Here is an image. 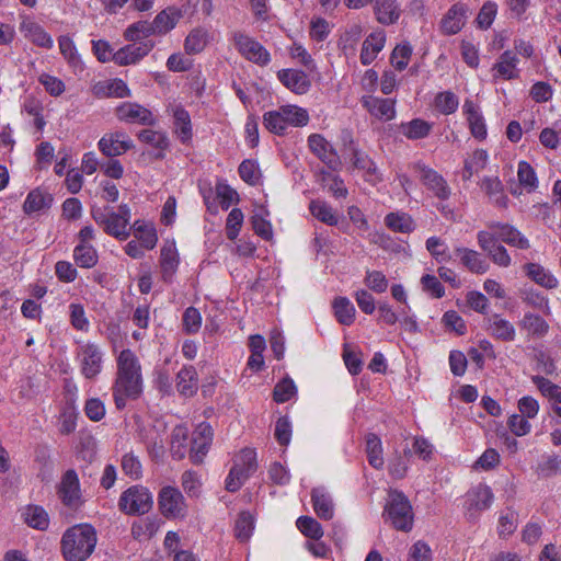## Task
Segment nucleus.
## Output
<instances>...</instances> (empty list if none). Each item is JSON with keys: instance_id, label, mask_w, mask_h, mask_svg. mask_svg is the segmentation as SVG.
<instances>
[{"instance_id": "nucleus-1", "label": "nucleus", "mask_w": 561, "mask_h": 561, "mask_svg": "<svg viewBox=\"0 0 561 561\" xmlns=\"http://www.w3.org/2000/svg\"><path fill=\"white\" fill-rule=\"evenodd\" d=\"M116 376L112 394L118 410L126 407L127 400H136L142 393L144 379L141 364L129 348L123 350L116 358Z\"/></svg>"}, {"instance_id": "nucleus-2", "label": "nucleus", "mask_w": 561, "mask_h": 561, "mask_svg": "<svg viewBox=\"0 0 561 561\" xmlns=\"http://www.w3.org/2000/svg\"><path fill=\"white\" fill-rule=\"evenodd\" d=\"M98 542L95 528L90 524L69 527L60 540L65 561H85L93 553Z\"/></svg>"}, {"instance_id": "nucleus-3", "label": "nucleus", "mask_w": 561, "mask_h": 561, "mask_svg": "<svg viewBox=\"0 0 561 561\" xmlns=\"http://www.w3.org/2000/svg\"><path fill=\"white\" fill-rule=\"evenodd\" d=\"M91 217L108 236L123 241L130 234L128 229L130 209L125 204L118 207V211L110 207H92Z\"/></svg>"}, {"instance_id": "nucleus-4", "label": "nucleus", "mask_w": 561, "mask_h": 561, "mask_svg": "<svg viewBox=\"0 0 561 561\" xmlns=\"http://www.w3.org/2000/svg\"><path fill=\"white\" fill-rule=\"evenodd\" d=\"M263 123L271 133L283 135L288 126H306L309 123V114L307 110L297 105H284L264 113Z\"/></svg>"}, {"instance_id": "nucleus-5", "label": "nucleus", "mask_w": 561, "mask_h": 561, "mask_svg": "<svg viewBox=\"0 0 561 561\" xmlns=\"http://www.w3.org/2000/svg\"><path fill=\"white\" fill-rule=\"evenodd\" d=\"M391 525L401 531H410L413 527L414 514L409 499L403 492L391 490L385 507Z\"/></svg>"}, {"instance_id": "nucleus-6", "label": "nucleus", "mask_w": 561, "mask_h": 561, "mask_svg": "<svg viewBox=\"0 0 561 561\" xmlns=\"http://www.w3.org/2000/svg\"><path fill=\"white\" fill-rule=\"evenodd\" d=\"M256 453L252 448H243L234 458L233 466L226 479V490L237 492L256 471Z\"/></svg>"}, {"instance_id": "nucleus-7", "label": "nucleus", "mask_w": 561, "mask_h": 561, "mask_svg": "<svg viewBox=\"0 0 561 561\" xmlns=\"http://www.w3.org/2000/svg\"><path fill=\"white\" fill-rule=\"evenodd\" d=\"M153 505L151 492L142 485H133L125 490L118 500L119 510L127 515L147 514Z\"/></svg>"}, {"instance_id": "nucleus-8", "label": "nucleus", "mask_w": 561, "mask_h": 561, "mask_svg": "<svg viewBox=\"0 0 561 561\" xmlns=\"http://www.w3.org/2000/svg\"><path fill=\"white\" fill-rule=\"evenodd\" d=\"M104 353L100 345L93 342H80L77 348L76 359L79 363L80 373L87 379L96 378L103 369Z\"/></svg>"}, {"instance_id": "nucleus-9", "label": "nucleus", "mask_w": 561, "mask_h": 561, "mask_svg": "<svg viewBox=\"0 0 561 561\" xmlns=\"http://www.w3.org/2000/svg\"><path fill=\"white\" fill-rule=\"evenodd\" d=\"M409 169L416 173L421 183L439 201H447L451 190L442 174L422 161L409 164Z\"/></svg>"}, {"instance_id": "nucleus-10", "label": "nucleus", "mask_w": 561, "mask_h": 561, "mask_svg": "<svg viewBox=\"0 0 561 561\" xmlns=\"http://www.w3.org/2000/svg\"><path fill=\"white\" fill-rule=\"evenodd\" d=\"M231 41L238 53L247 60L259 66H266L271 61V55L267 49L254 37L241 31H234L231 34Z\"/></svg>"}, {"instance_id": "nucleus-11", "label": "nucleus", "mask_w": 561, "mask_h": 561, "mask_svg": "<svg viewBox=\"0 0 561 561\" xmlns=\"http://www.w3.org/2000/svg\"><path fill=\"white\" fill-rule=\"evenodd\" d=\"M158 506L161 514L168 518H184L187 515L186 501L178 488L163 486L158 494Z\"/></svg>"}, {"instance_id": "nucleus-12", "label": "nucleus", "mask_w": 561, "mask_h": 561, "mask_svg": "<svg viewBox=\"0 0 561 561\" xmlns=\"http://www.w3.org/2000/svg\"><path fill=\"white\" fill-rule=\"evenodd\" d=\"M479 247L488 254L489 259L500 267H508L512 259L506 248L499 243L495 233L481 230L477 233Z\"/></svg>"}, {"instance_id": "nucleus-13", "label": "nucleus", "mask_w": 561, "mask_h": 561, "mask_svg": "<svg viewBox=\"0 0 561 561\" xmlns=\"http://www.w3.org/2000/svg\"><path fill=\"white\" fill-rule=\"evenodd\" d=\"M167 426L162 422H156L142 426L139 431L141 442L153 459H160L164 455V437Z\"/></svg>"}, {"instance_id": "nucleus-14", "label": "nucleus", "mask_w": 561, "mask_h": 561, "mask_svg": "<svg viewBox=\"0 0 561 561\" xmlns=\"http://www.w3.org/2000/svg\"><path fill=\"white\" fill-rule=\"evenodd\" d=\"M214 432L210 424L199 423L192 434V445L190 448V459L194 465H201L206 457L211 443Z\"/></svg>"}, {"instance_id": "nucleus-15", "label": "nucleus", "mask_w": 561, "mask_h": 561, "mask_svg": "<svg viewBox=\"0 0 561 561\" xmlns=\"http://www.w3.org/2000/svg\"><path fill=\"white\" fill-rule=\"evenodd\" d=\"M308 147L330 170L337 171L341 168L342 162L337 151L322 135L311 134L308 137Z\"/></svg>"}, {"instance_id": "nucleus-16", "label": "nucleus", "mask_w": 561, "mask_h": 561, "mask_svg": "<svg viewBox=\"0 0 561 561\" xmlns=\"http://www.w3.org/2000/svg\"><path fill=\"white\" fill-rule=\"evenodd\" d=\"M115 115L118 121L128 124L147 126H153L156 124V117L152 112L135 102H123L115 108Z\"/></svg>"}, {"instance_id": "nucleus-17", "label": "nucleus", "mask_w": 561, "mask_h": 561, "mask_svg": "<svg viewBox=\"0 0 561 561\" xmlns=\"http://www.w3.org/2000/svg\"><path fill=\"white\" fill-rule=\"evenodd\" d=\"M58 496L62 504L69 508H78L81 505L79 477L73 469H69L64 473L58 486Z\"/></svg>"}, {"instance_id": "nucleus-18", "label": "nucleus", "mask_w": 561, "mask_h": 561, "mask_svg": "<svg viewBox=\"0 0 561 561\" xmlns=\"http://www.w3.org/2000/svg\"><path fill=\"white\" fill-rule=\"evenodd\" d=\"M99 150L108 158L122 156L134 147L133 140L125 131L105 134L98 142Z\"/></svg>"}, {"instance_id": "nucleus-19", "label": "nucleus", "mask_w": 561, "mask_h": 561, "mask_svg": "<svg viewBox=\"0 0 561 561\" xmlns=\"http://www.w3.org/2000/svg\"><path fill=\"white\" fill-rule=\"evenodd\" d=\"M154 47V42L147 39L136 44H127L113 55V61L118 66H128L139 62Z\"/></svg>"}, {"instance_id": "nucleus-20", "label": "nucleus", "mask_w": 561, "mask_h": 561, "mask_svg": "<svg viewBox=\"0 0 561 561\" xmlns=\"http://www.w3.org/2000/svg\"><path fill=\"white\" fill-rule=\"evenodd\" d=\"M486 226L491 232L495 233L497 241L520 250L530 248L529 240L514 226L500 221H490Z\"/></svg>"}, {"instance_id": "nucleus-21", "label": "nucleus", "mask_w": 561, "mask_h": 561, "mask_svg": "<svg viewBox=\"0 0 561 561\" xmlns=\"http://www.w3.org/2000/svg\"><path fill=\"white\" fill-rule=\"evenodd\" d=\"M494 495L490 486L479 484L467 493L466 511L470 518H476L481 512L488 510Z\"/></svg>"}, {"instance_id": "nucleus-22", "label": "nucleus", "mask_w": 561, "mask_h": 561, "mask_svg": "<svg viewBox=\"0 0 561 561\" xmlns=\"http://www.w3.org/2000/svg\"><path fill=\"white\" fill-rule=\"evenodd\" d=\"M353 167L363 172V179L370 185L382 182L383 176L376 162L363 150L353 147L351 157Z\"/></svg>"}, {"instance_id": "nucleus-23", "label": "nucleus", "mask_w": 561, "mask_h": 561, "mask_svg": "<svg viewBox=\"0 0 561 561\" xmlns=\"http://www.w3.org/2000/svg\"><path fill=\"white\" fill-rule=\"evenodd\" d=\"M469 8L466 3L453 4L440 20V32L445 35H455L465 26L468 19Z\"/></svg>"}, {"instance_id": "nucleus-24", "label": "nucleus", "mask_w": 561, "mask_h": 561, "mask_svg": "<svg viewBox=\"0 0 561 561\" xmlns=\"http://www.w3.org/2000/svg\"><path fill=\"white\" fill-rule=\"evenodd\" d=\"M485 331L493 339L502 342H513L516 337V330L512 322L504 319L501 314L493 313L483 320Z\"/></svg>"}, {"instance_id": "nucleus-25", "label": "nucleus", "mask_w": 561, "mask_h": 561, "mask_svg": "<svg viewBox=\"0 0 561 561\" xmlns=\"http://www.w3.org/2000/svg\"><path fill=\"white\" fill-rule=\"evenodd\" d=\"M373 11L376 21L386 26L396 24L402 14L398 0H373Z\"/></svg>"}, {"instance_id": "nucleus-26", "label": "nucleus", "mask_w": 561, "mask_h": 561, "mask_svg": "<svg viewBox=\"0 0 561 561\" xmlns=\"http://www.w3.org/2000/svg\"><path fill=\"white\" fill-rule=\"evenodd\" d=\"M21 34L32 44L50 49L54 46L51 36L44 30V27L30 18H24L20 24Z\"/></svg>"}, {"instance_id": "nucleus-27", "label": "nucleus", "mask_w": 561, "mask_h": 561, "mask_svg": "<svg viewBox=\"0 0 561 561\" xmlns=\"http://www.w3.org/2000/svg\"><path fill=\"white\" fill-rule=\"evenodd\" d=\"M363 106L380 121H391L396 116V101L392 99H381L376 96H364Z\"/></svg>"}, {"instance_id": "nucleus-28", "label": "nucleus", "mask_w": 561, "mask_h": 561, "mask_svg": "<svg viewBox=\"0 0 561 561\" xmlns=\"http://www.w3.org/2000/svg\"><path fill=\"white\" fill-rule=\"evenodd\" d=\"M518 58L512 50H505L501 54L497 61L492 67L493 78L513 80L518 78L519 70L517 69Z\"/></svg>"}, {"instance_id": "nucleus-29", "label": "nucleus", "mask_w": 561, "mask_h": 561, "mask_svg": "<svg viewBox=\"0 0 561 561\" xmlns=\"http://www.w3.org/2000/svg\"><path fill=\"white\" fill-rule=\"evenodd\" d=\"M386 44V33L383 30H378L370 33L362 45L359 55L360 62L364 66L370 65L382 50Z\"/></svg>"}, {"instance_id": "nucleus-30", "label": "nucleus", "mask_w": 561, "mask_h": 561, "mask_svg": "<svg viewBox=\"0 0 561 561\" xmlns=\"http://www.w3.org/2000/svg\"><path fill=\"white\" fill-rule=\"evenodd\" d=\"M175 387L181 396L185 398L193 397L198 390L196 368L192 365H184L176 374Z\"/></svg>"}, {"instance_id": "nucleus-31", "label": "nucleus", "mask_w": 561, "mask_h": 561, "mask_svg": "<svg viewBox=\"0 0 561 561\" xmlns=\"http://www.w3.org/2000/svg\"><path fill=\"white\" fill-rule=\"evenodd\" d=\"M462 108L463 114L467 117L471 135L478 140L485 139L488 135L486 125L479 107L471 100H466Z\"/></svg>"}, {"instance_id": "nucleus-32", "label": "nucleus", "mask_w": 561, "mask_h": 561, "mask_svg": "<svg viewBox=\"0 0 561 561\" xmlns=\"http://www.w3.org/2000/svg\"><path fill=\"white\" fill-rule=\"evenodd\" d=\"M277 77L287 89L297 94L307 93L311 85L308 76L301 70L283 69Z\"/></svg>"}, {"instance_id": "nucleus-33", "label": "nucleus", "mask_w": 561, "mask_h": 561, "mask_svg": "<svg viewBox=\"0 0 561 561\" xmlns=\"http://www.w3.org/2000/svg\"><path fill=\"white\" fill-rule=\"evenodd\" d=\"M181 18L182 12L175 7H168L160 11L151 21L156 36L168 34L176 26Z\"/></svg>"}, {"instance_id": "nucleus-34", "label": "nucleus", "mask_w": 561, "mask_h": 561, "mask_svg": "<svg viewBox=\"0 0 561 561\" xmlns=\"http://www.w3.org/2000/svg\"><path fill=\"white\" fill-rule=\"evenodd\" d=\"M455 253L460 257L461 264L471 273L484 274L490 267L489 263L474 250L457 247Z\"/></svg>"}, {"instance_id": "nucleus-35", "label": "nucleus", "mask_w": 561, "mask_h": 561, "mask_svg": "<svg viewBox=\"0 0 561 561\" xmlns=\"http://www.w3.org/2000/svg\"><path fill=\"white\" fill-rule=\"evenodd\" d=\"M531 381L551 401L553 412L561 417V387L542 376H533Z\"/></svg>"}, {"instance_id": "nucleus-36", "label": "nucleus", "mask_w": 561, "mask_h": 561, "mask_svg": "<svg viewBox=\"0 0 561 561\" xmlns=\"http://www.w3.org/2000/svg\"><path fill=\"white\" fill-rule=\"evenodd\" d=\"M174 133L182 144H187L193 137L190 113L181 105L172 107Z\"/></svg>"}, {"instance_id": "nucleus-37", "label": "nucleus", "mask_w": 561, "mask_h": 561, "mask_svg": "<svg viewBox=\"0 0 561 561\" xmlns=\"http://www.w3.org/2000/svg\"><path fill=\"white\" fill-rule=\"evenodd\" d=\"M53 201L51 194L41 188H35L27 194L23 204V211L31 216L34 213L49 209Z\"/></svg>"}, {"instance_id": "nucleus-38", "label": "nucleus", "mask_w": 561, "mask_h": 561, "mask_svg": "<svg viewBox=\"0 0 561 561\" xmlns=\"http://www.w3.org/2000/svg\"><path fill=\"white\" fill-rule=\"evenodd\" d=\"M311 502L317 516L330 520L334 516V505L331 496L324 489L316 488L311 491Z\"/></svg>"}, {"instance_id": "nucleus-39", "label": "nucleus", "mask_w": 561, "mask_h": 561, "mask_svg": "<svg viewBox=\"0 0 561 561\" xmlns=\"http://www.w3.org/2000/svg\"><path fill=\"white\" fill-rule=\"evenodd\" d=\"M519 327L528 336L541 339L549 332V323L539 314L526 312L519 321Z\"/></svg>"}, {"instance_id": "nucleus-40", "label": "nucleus", "mask_w": 561, "mask_h": 561, "mask_svg": "<svg viewBox=\"0 0 561 561\" xmlns=\"http://www.w3.org/2000/svg\"><path fill=\"white\" fill-rule=\"evenodd\" d=\"M160 266L164 282H171L179 266V254L174 244H165L161 249Z\"/></svg>"}, {"instance_id": "nucleus-41", "label": "nucleus", "mask_w": 561, "mask_h": 561, "mask_svg": "<svg viewBox=\"0 0 561 561\" xmlns=\"http://www.w3.org/2000/svg\"><path fill=\"white\" fill-rule=\"evenodd\" d=\"M526 275L531 278L536 284L547 288L553 289L558 287V279L543 266L537 263H527L524 266Z\"/></svg>"}, {"instance_id": "nucleus-42", "label": "nucleus", "mask_w": 561, "mask_h": 561, "mask_svg": "<svg viewBox=\"0 0 561 561\" xmlns=\"http://www.w3.org/2000/svg\"><path fill=\"white\" fill-rule=\"evenodd\" d=\"M482 188L489 196L490 201L499 208H506L508 197L504 193L502 182L497 178H484Z\"/></svg>"}, {"instance_id": "nucleus-43", "label": "nucleus", "mask_w": 561, "mask_h": 561, "mask_svg": "<svg viewBox=\"0 0 561 561\" xmlns=\"http://www.w3.org/2000/svg\"><path fill=\"white\" fill-rule=\"evenodd\" d=\"M334 317L340 324L351 325L355 320L356 309L347 297H336L332 302Z\"/></svg>"}, {"instance_id": "nucleus-44", "label": "nucleus", "mask_w": 561, "mask_h": 561, "mask_svg": "<svg viewBox=\"0 0 561 561\" xmlns=\"http://www.w3.org/2000/svg\"><path fill=\"white\" fill-rule=\"evenodd\" d=\"M188 430L184 425H176L171 433L170 451L174 459L181 460L187 451Z\"/></svg>"}, {"instance_id": "nucleus-45", "label": "nucleus", "mask_w": 561, "mask_h": 561, "mask_svg": "<svg viewBox=\"0 0 561 561\" xmlns=\"http://www.w3.org/2000/svg\"><path fill=\"white\" fill-rule=\"evenodd\" d=\"M208 31L204 27L193 28L184 41V49L188 55L199 54L208 44Z\"/></svg>"}, {"instance_id": "nucleus-46", "label": "nucleus", "mask_w": 561, "mask_h": 561, "mask_svg": "<svg viewBox=\"0 0 561 561\" xmlns=\"http://www.w3.org/2000/svg\"><path fill=\"white\" fill-rule=\"evenodd\" d=\"M431 130L432 124L421 118H414L400 125V131L410 140L426 138Z\"/></svg>"}, {"instance_id": "nucleus-47", "label": "nucleus", "mask_w": 561, "mask_h": 561, "mask_svg": "<svg viewBox=\"0 0 561 561\" xmlns=\"http://www.w3.org/2000/svg\"><path fill=\"white\" fill-rule=\"evenodd\" d=\"M385 225L394 232L410 233L415 229L412 217L405 213H389L385 217Z\"/></svg>"}, {"instance_id": "nucleus-48", "label": "nucleus", "mask_w": 561, "mask_h": 561, "mask_svg": "<svg viewBox=\"0 0 561 561\" xmlns=\"http://www.w3.org/2000/svg\"><path fill=\"white\" fill-rule=\"evenodd\" d=\"M138 139L159 150V152L156 153L157 159H162L164 157L163 151L169 147L167 135L158 130L144 129L138 134Z\"/></svg>"}, {"instance_id": "nucleus-49", "label": "nucleus", "mask_w": 561, "mask_h": 561, "mask_svg": "<svg viewBox=\"0 0 561 561\" xmlns=\"http://www.w3.org/2000/svg\"><path fill=\"white\" fill-rule=\"evenodd\" d=\"M488 163V152L483 149L476 150L468 159L465 160L462 179L470 180L474 174L482 171Z\"/></svg>"}, {"instance_id": "nucleus-50", "label": "nucleus", "mask_w": 561, "mask_h": 561, "mask_svg": "<svg viewBox=\"0 0 561 561\" xmlns=\"http://www.w3.org/2000/svg\"><path fill=\"white\" fill-rule=\"evenodd\" d=\"M366 454L371 467L375 469L383 467L382 445L378 435L374 433L366 435Z\"/></svg>"}, {"instance_id": "nucleus-51", "label": "nucleus", "mask_w": 561, "mask_h": 561, "mask_svg": "<svg viewBox=\"0 0 561 561\" xmlns=\"http://www.w3.org/2000/svg\"><path fill=\"white\" fill-rule=\"evenodd\" d=\"M73 260L79 267L92 268L98 264L99 255L91 244H77L73 249Z\"/></svg>"}, {"instance_id": "nucleus-52", "label": "nucleus", "mask_w": 561, "mask_h": 561, "mask_svg": "<svg viewBox=\"0 0 561 561\" xmlns=\"http://www.w3.org/2000/svg\"><path fill=\"white\" fill-rule=\"evenodd\" d=\"M134 229L135 237L146 250H152L157 245L158 236L153 225L137 220L134 224Z\"/></svg>"}, {"instance_id": "nucleus-53", "label": "nucleus", "mask_w": 561, "mask_h": 561, "mask_svg": "<svg viewBox=\"0 0 561 561\" xmlns=\"http://www.w3.org/2000/svg\"><path fill=\"white\" fill-rule=\"evenodd\" d=\"M159 529V523L156 518L146 517L135 520L131 525V536L136 540H146L151 538Z\"/></svg>"}, {"instance_id": "nucleus-54", "label": "nucleus", "mask_w": 561, "mask_h": 561, "mask_svg": "<svg viewBox=\"0 0 561 561\" xmlns=\"http://www.w3.org/2000/svg\"><path fill=\"white\" fill-rule=\"evenodd\" d=\"M309 209L313 217L329 226H336L339 222L337 215L327 202L311 201Z\"/></svg>"}, {"instance_id": "nucleus-55", "label": "nucleus", "mask_w": 561, "mask_h": 561, "mask_svg": "<svg viewBox=\"0 0 561 561\" xmlns=\"http://www.w3.org/2000/svg\"><path fill=\"white\" fill-rule=\"evenodd\" d=\"M152 35H156L152 22L147 20L137 21L124 31V38L128 42H138Z\"/></svg>"}, {"instance_id": "nucleus-56", "label": "nucleus", "mask_w": 561, "mask_h": 561, "mask_svg": "<svg viewBox=\"0 0 561 561\" xmlns=\"http://www.w3.org/2000/svg\"><path fill=\"white\" fill-rule=\"evenodd\" d=\"M434 106L440 114L450 115L457 111L459 99L451 91L439 92L434 99Z\"/></svg>"}, {"instance_id": "nucleus-57", "label": "nucleus", "mask_w": 561, "mask_h": 561, "mask_svg": "<svg viewBox=\"0 0 561 561\" xmlns=\"http://www.w3.org/2000/svg\"><path fill=\"white\" fill-rule=\"evenodd\" d=\"M26 524L35 529L45 530L49 525L47 512L38 505H30L25 511Z\"/></svg>"}, {"instance_id": "nucleus-58", "label": "nucleus", "mask_w": 561, "mask_h": 561, "mask_svg": "<svg viewBox=\"0 0 561 561\" xmlns=\"http://www.w3.org/2000/svg\"><path fill=\"white\" fill-rule=\"evenodd\" d=\"M58 46L60 54L64 56V58L67 60L69 66L77 68L82 66V61L80 58V55L78 54L77 47L73 43V41L67 36L61 35L58 37Z\"/></svg>"}, {"instance_id": "nucleus-59", "label": "nucleus", "mask_w": 561, "mask_h": 561, "mask_svg": "<svg viewBox=\"0 0 561 561\" xmlns=\"http://www.w3.org/2000/svg\"><path fill=\"white\" fill-rule=\"evenodd\" d=\"M297 528L308 538L320 540L323 536L321 524L310 516H300L296 522Z\"/></svg>"}, {"instance_id": "nucleus-60", "label": "nucleus", "mask_w": 561, "mask_h": 561, "mask_svg": "<svg viewBox=\"0 0 561 561\" xmlns=\"http://www.w3.org/2000/svg\"><path fill=\"white\" fill-rule=\"evenodd\" d=\"M411 449H404L403 455H397L388 465L389 474L397 480L403 479L409 469V457Z\"/></svg>"}, {"instance_id": "nucleus-61", "label": "nucleus", "mask_w": 561, "mask_h": 561, "mask_svg": "<svg viewBox=\"0 0 561 561\" xmlns=\"http://www.w3.org/2000/svg\"><path fill=\"white\" fill-rule=\"evenodd\" d=\"M96 93L102 94L106 98H128L130 96V90L126 82L122 79H113L105 82L104 87L101 88Z\"/></svg>"}, {"instance_id": "nucleus-62", "label": "nucleus", "mask_w": 561, "mask_h": 561, "mask_svg": "<svg viewBox=\"0 0 561 561\" xmlns=\"http://www.w3.org/2000/svg\"><path fill=\"white\" fill-rule=\"evenodd\" d=\"M518 515L512 508L502 512L499 517L497 533L502 538L511 536L517 528Z\"/></svg>"}, {"instance_id": "nucleus-63", "label": "nucleus", "mask_w": 561, "mask_h": 561, "mask_svg": "<svg viewBox=\"0 0 561 561\" xmlns=\"http://www.w3.org/2000/svg\"><path fill=\"white\" fill-rule=\"evenodd\" d=\"M426 250L438 262H447L451 260V255L448 251V247L438 237H430L426 240Z\"/></svg>"}, {"instance_id": "nucleus-64", "label": "nucleus", "mask_w": 561, "mask_h": 561, "mask_svg": "<svg viewBox=\"0 0 561 561\" xmlns=\"http://www.w3.org/2000/svg\"><path fill=\"white\" fill-rule=\"evenodd\" d=\"M297 392V388L293 379L284 378L276 383L273 398L277 403H284L289 401Z\"/></svg>"}]
</instances>
